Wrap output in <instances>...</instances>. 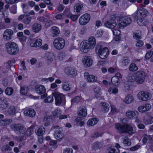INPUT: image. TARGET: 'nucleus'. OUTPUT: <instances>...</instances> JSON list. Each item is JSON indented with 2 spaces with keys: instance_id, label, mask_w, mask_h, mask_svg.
<instances>
[{
  "instance_id": "nucleus-1",
  "label": "nucleus",
  "mask_w": 153,
  "mask_h": 153,
  "mask_svg": "<svg viewBox=\"0 0 153 153\" xmlns=\"http://www.w3.org/2000/svg\"><path fill=\"white\" fill-rule=\"evenodd\" d=\"M148 15L147 10L143 8H140L137 10L133 14V16L135 20L137 21L139 25L143 26L145 25L144 19Z\"/></svg>"
},
{
  "instance_id": "nucleus-2",
  "label": "nucleus",
  "mask_w": 153,
  "mask_h": 153,
  "mask_svg": "<svg viewBox=\"0 0 153 153\" xmlns=\"http://www.w3.org/2000/svg\"><path fill=\"white\" fill-rule=\"evenodd\" d=\"M96 40L95 38L93 36L89 39L88 41L84 43L82 42L79 47L80 51L84 53H86L89 51L90 49L93 48L96 44Z\"/></svg>"
},
{
  "instance_id": "nucleus-3",
  "label": "nucleus",
  "mask_w": 153,
  "mask_h": 153,
  "mask_svg": "<svg viewBox=\"0 0 153 153\" xmlns=\"http://www.w3.org/2000/svg\"><path fill=\"white\" fill-rule=\"evenodd\" d=\"M115 127L120 133H127L132 134L134 132V130H133L134 126L132 124L122 126L120 124L117 123L116 124Z\"/></svg>"
},
{
  "instance_id": "nucleus-4",
  "label": "nucleus",
  "mask_w": 153,
  "mask_h": 153,
  "mask_svg": "<svg viewBox=\"0 0 153 153\" xmlns=\"http://www.w3.org/2000/svg\"><path fill=\"white\" fill-rule=\"evenodd\" d=\"M5 46L7 52L11 55H16L19 52L18 46L15 42H8L5 44Z\"/></svg>"
},
{
  "instance_id": "nucleus-5",
  "label": "nucleus",
  "mask_w": 153,
  "mask_h": 153,
  "mask_svg": "<svg viewBox=\"0 0 153 153\" xmlns=\"http://www.w3.org/2000/svg\"><path fill=\"white\" fill-rule=\"evenodd\" d=\"M11 129L18 134H23L26 131V127L21 123L12 124L10 126Z\"/></svg>"
},
{
  "instance_id": "nucleus-6",
  "label": "nucleus",
  "mask_w": 153,
  "mask_h": 153,
  "mask_svg": "<svg viewBox=\"0 0 153 153\" xmlns=\"http://www.w3.org/2000/svg\"><path fill=\"white\" fill-rule=\"evenodd\" d=\"M52 94L55 97V103L56 105H59L61 104H64L65 103V96L58 92H53Z\"/></svg>"
},
{
  "instance_id": "nucleus-7",
  "label": "nucleus",
  "mask_w": 153,
  "mask_h": 153,
  "mask_svg": "<svg viewBox=\"0 0 153 153\" xmlns=\"http://www.w3.org/2000/svg\"><path fill=\"white\" fill-rule=\"evenodd\" d=\"M136 82L137 84H142L145 81L146 73L142 70H139L135 73Z\"/></svg>"
},
{
  "instance_id": "nucleus-8",
  "label": "nucleus",
  "mask_w": 153,
  "mask_h": 153,
  "mask_svg": "<svg viewBox=\"0 0 153 153\" xmlns=\"http://www.w3.org/2000/svg\"><path fill=\"white\" fill-rule=\"evenodd\" d=\"M54 48L56 49L59 50L62 49L65 45L64 39L62 37H57L54 39L53 42Z\"/></svg>"
},
{
  "instance_id": "nucleus-9",
  "label": "nucleus",
  "mask_w": 153,
  "mask_h": 153,
  "mask_svg": "<svg viewBox=\"0 0 153 153\" xmlns=\"http://www.w3.org/2000/svg\"><path fill=\"white\" fill-rule=\"evenodd\" d=\"M52 128L55 129L54 136L56 140H59L62 139L64 136L62 128L59 126H54Z\"/></svg>"
},
{
  "instance_id": "nucleus-10",
  "label": "nucleus",
  "mask_w": 153,
  "mask_h": 153,
  "mask_svg": "<svg viewBox=\"0 0 153 153\" xmlns=\"http://www.w3.org/2000/svg\"><path fill=\"white\" fill-rule=\"evenodd\" d=\"M131 22V20L130 18L125 16L120 19L118 24L119 28L123 29L124 27L130 24Z\"/></svg>"
},
{
  "instance_id": "nucleus-11",
  "label": "nucleus",
  "mask_w": 153,
  "mask_h": 153,
  "mask_svg": "<svg viewBox=\"0 0 153 153\" xmlns=\"http://www.w3.org/2000/svg\"><path fill=\"white\" fill-rule=\"evenodd\" d=\"M35 90L36 92L39 95L43 94L41 96L42 99H44L47 96V94L45 93L46 89L42 85H36L35 87Z\"/></svg>"
},
{
  "instance_id": "nucleus-12",
  "label": "nucleus",
  "mask_w": 153,
  "mask_h": 153,
  "mask_svg": "<svg viewBox=\"0 0 153 153\" xmlns=\"http://www.w3.org/2000/svg\"><path fill=\"white\" fill-rule=\"evenodd\" d=\"M126 116L130 119H136L135 122L139 123L140 121L138 119L139 113L136 111H128L126 113Z\"/></svg>"
},
{
  "instance_id": "nucleus-13",
  "label": "nucleus",
  "mask_w": 153,
  "mask_h": 153,
  "mask_svg": "<svg viewBox=\"0 0 153 153\" xmlns=\"http://www.w3.org/2000/svg\"><path fill=\"white\" fill-rule=\"evenodd\" d=\"M91 18L90 15L88 13H85L79 19V24L84 25L87 24L90 21Z\"/></svg>"
},
{
  "instance_id": "nucleus-14",
  "label": "nucleus",
  "mask_w": 153,
  "mask_h": 153,
  "mask_svg": "<svg viewBox=\"0 0 153 153\" xmlns=\"http://www.w3.org/2000/svg\"><path fill=\"white\" fill-rule=\"evenodd\" d=\"M13 31L11 29H8L6 30L3 33V39L6 41H9L13 38Z\"/></svg>"
},
{
  "instance_id": "nucleus-15",
  "label": "nucleus",
  "mask_w": 153,
  "mask_h": 153,
  "mask_svg": "<svg viewBox=\"0 0 153 153\" xmlns=\"http://www.w3.org/2000/svg\"><path fill=\"white\" fill-rule=\"evenodd\" d=\"M137 96L140 100L144 101L149 100L151 98L149 93L144 91H141L139 92Z\"/></svg>"
},
{
  "instance_id": "nucleus-16",
  "label": "nucleus",
  "mask_w": 153,
  "mask_h": 153,
  "mask_svg": "<svg viewBox=\"0 0 153 153\" xmlns=\"http://www.w3.org/2000/svg\"><path fill=\"white\" fill-rule=\"evenodd\" d=\"M104 25L111 29H114L117 25L115 17H112L109 21H105L104 23Z\"/></svg>"
},
{
  "instance_id": "nucleus-17",
  "label": "nucleus",
  "mask_w": 153,
  "mask_h": 153,
  "mask_svg": "<svg viewBox=\"0 0 153 153\" xmlns=\"http://www.w3.org/2000/svg\"><path fill=\"white\" fill-rule=\"evenodd\" d=\"M83 65L85 67H89L91 66L93 63V60L90 56H84L82 59Z\"/></svg>"
},
{
  "instance_id": "nucleus-18",
  "label": "nucleus",
  "mask_w": 153,
  "mask_h": 153,
  "mask_svg": "<svg viewBox=\"0 0 153 153\" xmlns=\"http://www.w3.org/2000/svg\"><path fill=\"white\" fill-rule=\"evenodd\" d=\"M122 79L121 74L119 73L116 74L115 76H113L111 79V81L113 85L116 86L118 85L120 83Z\"/></svg>"
},
{
  "instance_id": "nucleus-19",
  "label": "nucleus",
  "mask_w": 153,
  "mask_h": 153,
  "mask_svg": "<svg viewBox=\"0 0 153 153\" xmlns=\"http://www.w3.org/2000/svg\"><path fill=\"white\" fill-rule=\"evenodd\" d=\"M84 77L86 81L89 82H95L97 81V77L92 75H89L88 72L85 73Z\"/></svg>"
},
{
  "instance_id": "nucleus-20",
  "label": "nucleus",
  "mask_w": 153,
  "mask_h": 153,
  "mask_svg": "<svg viewBox=\"0 0 153 153\" xmlns=\"http://www.w3.org/2000/svg\"><path fill=\"white\" fill-rule=\"evenodd\" d=\"M8 99L4 97L0 98V108L2 110L6 109L8 106Z\"/></svg>"
},
{
  "instance_id": "nucleus-21",
  "label": "nucleus",
  "mask_w": 153,
  "mask_h": 153,
  "mask_svg": "<svg viewBox=\"0 0 153 153\" xmlns=\"http://www.w3.org/2000/svg\"><path fill=\"white\" fill-rule=\"evenodd\" d=\"M108 48L105 47L103 48L97 54L100 58L103 59L107 58L108 55Z\"/></svg>"
},
{
  "instance_id": "nucleus-22",
  "label": "nucleus",
  "mask_w": 153,
  "mask_h": 153,
  "mask_svg": "<svg viewBox=\"0 0 153 153\" xmlns=\"http://www.w3.org/2000/svg\"><path fill=\"white\" fill-rule=\"evenodd\" d=\"M65 73L67 75L72 76H75L77 74V71L74 68L67 67L65 70Z\"/></svg>"
},
{
  "instance_id": "nucleus-23",
  "label": "nucleus",
  "mask_w": 153,
  "mask_h": 153,
  "mask_svg": "<svg viewBox=\"0 0 153 153\" xmlns=\"http://www.w3.org/2000/svg\"><path fill=\"white\" fill-rule=\"evenodd\" d=\"M151 108V105L149 104H146L142 106H139L138 108V110L141 112H143L149 110Z\"/></svg>"
},
{
  "instance_id": "nucleus-24",
  "label": "nucleus",
  "mask_w": 153,
  "mask_h": 153,
  "mask_svg": "<svg viewBox=\"0 0 153 153\" xmlns=\"http://www.w3.org/2000/svg\"><path fill=\"white\" fill-rule=\"evenodd\" d=\"M24 113L25 115L32 117H34L36 115L35 111L32 108L26 109L24 111Z\"/></svg>"
},
{
  "instance_id": "nucleus-25",
  "label": "nucleus",
  "mask_w": 153,
  "mask_h": 153,
  "mask_svg": "<svg viewBox=\"0 0 153 153\" xmlns=\"http://www.w3.org/2000/svg\"><path fill=\"white\" fill-rule=\"evenodd\" d=\"M51 32L52 36L55 37L59 35V34L60 31L58 27L54 26L51 28Z\"/></svg>"
},
{
  "instance_id": "nucleus-26",
  "label": "nucleus",
  "mask_w": 153,
  "mask_h": 153,
  "mask_svg": "<svg viewBox=\"0 0 153 153\" xmlns=\"http://www.w3.org/2000/svg\"><path fill=\"white\" fill-rule=\"evenodd\" d=\"M42 43V41L41 39H37L32 42L30 45L32 47H39L41 45Z\"/></svg>"
},
{
  "instance_id": "nucleus-27",
  "label": "nucleus",
  "mask_w": 153,
  "mask_h": 153,
  "mask_svg": "<svg viewBox=\"0 0 153 153\" xmlns=\"http://www.w3.org/2000/svg\"><path fill=\"white\" fill-rule=\"evenodd\" d=\"M144 123L145 124H150L153 123V117L150 115H146L143 120Z\"/></svg>"
},
{
  "instance_id": "nucleus-28",
  "label": "nucleus",
  "mask_w": 153,
  "mask_h": 153,
  "mask_svg": "<svg viewBox=\"0 0 153 153\" xmlns=\"http://www.w3.org/2000/svg\"><path fill=\"white\" fill-rule=\"evenodd\" d=\"M78 113L80 116L85 117L87 115L86 108L84 106L80 107L79 109Z\"/></svg>"
},
{
  "instance_id": "nucleus-29",
  "label": "nucleus",
  "mask_w": 153,
  "mask_h": 153,
  "mask_svg": "<svg viewBox=\"0 0 153 153\" xmlns=\"http://www.w3.org/2000/svg\"><path fill=\"white\" fill-rule=\"evenodd\" d=\"M42 28L41 25L38 23H35L32 26V29L35 33H38L40 31Z\"/></svg>"
},
{
  "instance_id": "nucleus-30",
  "label": "nucleus",
  "mask_w": 153,
  "mask_h": 153,
  "mask_svg": "<svg viewBox=\"0 0 153 153\" xmlns=\"http://www.w3.org/2000/svg\"><path fill=\"white\" fill-rule=\"evenodd\" d=\"M45 131V129L44 127L37 128L35 130L36 134L39 136L43 135Z\"/></svg>"
},
{
  "instance_id": "nucleus-31",
  "label": "nucleus",
  "mask_w": 153,
  "mask_h": 153,
  "mask_svg": "<svg viewBox=\"0 0 153 153\" xmlns=\"http://www.w3.org/2000/svg\"><path fill=\"white\" fill-rule=\"evenodd\" d=\"M101 108L105 112H107L109 109V105L108 104L105 102H102L101 103Z\"/></svg>"
},
{
  "instance_id": "nucleus-32",
  "label": "nucleus",
  "mask_w": 153,
  "mask_h": 153,
  "mask_svg": "<svg viewBox=\"0 0 153 153\" xmlns=\"http://www.w3.org/2000/svg\"><path fill=\"white\" fill-rule=\"evenodd\" d=\"M98 121V120L97 118H92L88 121L87 124L89 126H93L96 124Z\"/></svg>"
},
{
  "instance_id": "nucleus-33",
  "label": "nucleus",
  "mask_w": 153,
  "mask_h": 153,
  "mask_svg": "<svg viewBox=\"0 0 153 153\" xmlns=\"http://www.w3.org/2000/svg\"><path fill=\"white\" fill-rule=\"evenodd\" d=\"M84 119L83 117H78L75 119L76 124L81 126L84 125Z\"/></svg>"
},
{
  "instance_id": "nucleus-34",
  "label": "nucleus",
  "mask_w": 153,
  "mask_h": 153,
  "mask_svg": "<svg viewBox=\"0 0 153 153\" xmlns=\"http://www.w3.org/2000/svg\"><path fill=\"white\" fill-rule=\"evenodd\" d=\"M22 135L16 136L15 137V140L19 142H22L26 139V136L24 134Z\"/></svg>"
},
{
  "instance_id": "nucleus-35",
  "label": "nucleus",
  "mask_w": 153,
  "mask_h": 153,
  "mask_svg": "<svg viewBox=\"0 0 153 153\" xmlns=\"http://www.w3.org/2000/svg\"><path fill=\"white\" fill-rule=\"evenodd\" d=\"M28 14H26L25 17H24V18L23 20V23L26 25L29 24L32 19L31 17L30 16L28 15Z\"/></svg>"
},
{
  "instance_id": "nucleus-36",
  "label": "nucleus",
  "mask_w": 153,
  "mask_h": 153,
  "mask_svg": "<svg viewBox=\"0 0 153 153\" xmlns=\"http://www.w3.org/2000/svg\"><path fill=\"white\" fill-rule=\"evenodd\" d=\"M127 80L129 82H136V77L135 73L134 74H130L127 77Z\"/></svg>"
},
{
  "instance_id": "nucleus-37",
  "label": "nucleus",
  "mask_w": 153,
  "mask_h": 153,
  "mask_svg": "<svg viewBox=\"0 0 153 153\" xmlns=\"http://www.w3.org/2000/svg\"><path fill=\"white\" fill-rule=\"evenodd\" d=\"M71 88V86L68 82H65L62 84V88L64 91H68L70 90Z\"/></svg>"
},
{
  "instance_id": "nucleus-38",
  "label": "nucleus",
  "mask_w": 153,
  "mask_h": 153,
  "mask_svg": "<svg viewBox=\"0 0 153 153\" xmlns=\"http://www.w3.org/2000/svg\"><path fill=\"white\" fill-rule=\"evenodd\" d=\"M123 143L126 146H129L131 144L130 140L127 137H125L122 138Z\"/></svg>"
},
{
  "instance_id": "nucleus-39",
  "label": "nucleus",
  "mask_w": 153,
  "mask_h": 153,
  "mask_svg": "<svg viewBox=\"0 0 153 153\" xmlns=\"http://www.w3.org/2000/svg\"><path fill=\"white\" fill-rule=\"evenodd\" d=\"M46 56L47 60L50 62H52L55 57L54 54L51 53H47L46 54Z\"/></svg>"
},
{
  "instance_id": "nucleus-40",
  "label": "nucleus",
  "mask_w": 153,
  "mask_h": 153,
  "mask_svg": "<svg viewBox=\"0 0 153 153\" xmlns=\"http://www.w3.org/2000/svg\"><path fill=\"white\" fill-rule=\"evenodd\" d=\"M129 69L131 71H135L138 69V68L135 63H132L130 65Z\"/></svg>"
},
{
  "instance_id": "nucleus-41",
  "label": "nucleus",
  "mask_w": 153,
  "mask_h": 153,
  "mask_svg": "<svg viewBox=\"0 0 153 153\" xmlns=\"http://www.w3.org/2000/svg\"><path fill=\"white\" fill-rule=\"evenodd\" d=\"M7 112L10 115H14L16 112L15 108L13 105L10 106L8 108Z\"/></svg>"
},
{
  "instance_id": "nucleus-42",
  "label": "nucleus",
  "mask_w": 153,
  "mask_h": 153,
  "mask_svg": "<svg viewBox=\"0 0 153 153\" xmlns=\"http://www.w3.org/2000/svg\"><path fill=\"white\" fill-rule=\"evenodd\" d=\"M134 101L133 96L131 95H128L126 98L125 101L126 103L130 104Z\"/></svg>"
},
{
  "instance_id": "nucleus-43",
  "label": "nucleus",
  "mask_w": 153,
  "mask_h": 153,
  "mask_svg": "<svg viewBox=\"0 0 153 153\" xmlns=\"http://www.w3.org/2000/svg\"><path fill=\"white\" fill-rule=\"evenodd\" d=\"M61 114V111L59 109H56L52 112L53 115L56 117H59Z\"/></svg>"
},
{
  "instance_id": "nucleus-44",
  "label": "nucleus",
  "mask_w": 153,
  "mask_h": 153,
  "mask_svg": "<svg viewBox=\"0 0 153 153\" xmlns=\"http://www.w3.org/2000/svg\"><path fill=\"white\" fill-rule=\"evenodd\" d=\"M141 35L140 31H137L133 33V36L135 39H138L141 38Z\"/></svg>"
},
{
  "instance_id": "nucleus-45",
  "label": "nucleus",
  "mask_w": 153,
  "mask_h": 153,
  "mask_svg": "<svg viewBox=\"0 0 153 153\" xmlns=\"http://www.w3.org/2000/svg\"><path fill=\"white\" fill-rule=\"evenodd\" d=\"M13 92V89L10 87H8L6 89L5 92V94L8 95L10 96L12 95Z\"/></svg>"
},
{
  "instance_id": "nucleus-46",
  "label": "nucleus",
  "mask_w": 153,
  "mask_h": 153,
  "mask_svg": "<svg viewBox=\"0 0 153 153\" xmlns=\"http://www.w3.org/2000/svg\"><path fill=\"white\" fill-rule=\"evenodd\" d=\"M28 91V88L25 86H23L21 87L20 92L22 95L26 94Z\"/></svg>"
},
{
  "instance_id": "nucleus-47",
  "label": "nucleus",
  "mask_w": 153,
  "mask_h": 153,
  "mask_svg": "<svg viewBox=\"0 0 153 153\" xmlns=\"http://www.w3.org/2000/svg\"><path fill=\"white\" fill-rule=\"evenodd\" d=\"M108 91L110 94H116L118 92V89L114 87H111L108 89Z\"/></svg>"
},
{
  "instance_id": "nucleus-48",
  "label": "nucleus",
  "mask_w": 153,
  "mask_h": 153,
  "mask_svg": "<svg viewBox=\"0 0 153 153\" xmlns=\"http://www.w3.org/2000/svg\"><path fill=\"white\" fill-rule=\"evenodd\" d=\"M1 150L3 152H6V151H10L12 150V148L10 147L8 145H4L1 148Z\"/></svg>"
},
{
  "instance_id": "nucleus-49",
  "label": "nucleus",
  "mask_w": 153,
  "mask_h": 153,
  "mask_svg": "<svg viewBox=\"0 0 153 153\" xmlns=\"http://www.w3.org/2000/svg\"><path fill=\"white\" fill-rule=\"evenodd\" d=\"M152 140V138L150 135L146 134L144 135L142 141L143 143H146L148 140L150 141Z\"/></svg>"
},
{
  "instance_id": "nucleus-50",
  "label": "nucleus",
  "mask_w": 153,
  "mask_h": 153,
  "mask_svg": "<svg viewBox=\"0 0 153 153\" xmlns=\"http://www.w3.org/2000/svg\"><path fill=\"white\" fill-rule=\"evenodd\" d=\"M108 153H120L119 149H115L114 147L111 146L110 148Z\"/></svg>"
},
{
  "instance_id": "nucleus-51",
  "label": "nucleus",
  "mask_w": 153,
  "mask_h": 153,
  "mask_svg": "<svg viewBox=\"0 0 153 153\" xmlns=\"http://www.w3.org/2000/svg\"><path fill=\"white\" fill-rule=\"evenodd\" d=\"M53 95L48 96L47 98L44 100V102L45 103L51 102H53Z\"/></svg>"
},
{
  "instance_id": "nucleus-52",
  "label": "nucleus",
  "mask_w": 153,
  "mask_h": 153,
  "mask_svg": "<svg viewBox=\"0 0 153 153\" xmlns=\"http://www.w3.org/2000/svg\"><path fill=\"white\" fill-rule=\"evenodd\" d=\"M102 49V45L100 43H97L95 47V51L96 53L97 54Z\"/></svg>"
},
{
  "instance_id": "nucleus-53",
  "label": "nucleus",
  "mask_w": 153,
  "mask_h": 153,
  "mask_svg": "<svg viewBox=\"0 0 153 153\" xmlns=\"http://www.w3.org/2000/svg\"><path fill=\"white\" fill-rule=\"evenodd\" d=\"M82 7V4H77L74 7V10L76 12H79Z\"/></svg>"
},
{
  "instance_id": "nucleus-54",
  "label": "nucleus",
  "mask_w": 153,
  "mask_h": 153,
  "mask_svg": "<svg viewBox=\"0 0 153 153\" xmlns=\"http://www.w3.org/2000/svg\"><path fill=\"white\" fill-rule=\"evenodd\" d=\"M33 131V130L31 128H28L27 130L26 129V131L24 134H25L26 136H29L32 134Z\"/></svg>"
},
{
  "instance_id": "nucleus-55",
  "label": "nucleus",
  "mask_w": 153,
  "mask_h": 153,
  "mask_svg": "<svg viewBox=\"0 0 153 153\" xmlns=\"http://www.w3.org/2000/svg\"><path fill=\"white\" fill-rule=\"evenodd\" d=\"M130 60L127 57H124L122 61V63L125 66H126L130 62Z\"/></svg>"
},
{
  "instance_id": "nucleus-56",
  "label": "nucleus",
  "mask_w": 153,
  "mask_h": 153,
  "mask_svg": "<svg viewBox=\"0 0 153 153\" xmlns=\"http://www.w3.org/2000/svg\"><path fill=\"white\" fill-rule=\"evenodd\" d=\"M80 100V98L79 97H76L71 100V102L72 104L75 103H77L79 102Z\"/></svg>"
},
{
  "instance_id": "nucleus-57",
  "label": "nucleus",
  "mask_w": 153,
  "mask_h": 153,
  "mask_svg": "<svg viewBox=\"0 0 153 153\" xmlns=\"http://www.w3.org/2000/svg\"><path fill=\"white\" fill-rule=\"evenodd\" d=\"M153 53L152 51H148L146 54L145 55V58L146 59H149L152 55Z\"/></svg>"
},
{
  "instance_id": "nucleus-58",
  "label": "nucleus",
  "mask_w": 153,
  "mask_h": 153,
  "mask_svg": "<svg viewBox=\"0 0 153 153\" xmlns=\"http://www.w3.org/2000/svg\"><path fill=\"white\" fill-rule=\"evenodd\" d=\"M16 5H13L10 8V12L13 13H16Z\"/></svg>"
},
{
  "instance_id": "nucleus-59",
  "label": "nucleus",
  "mask_w": 153,
  "mask_h": 153,
  "mask_svg": "<svg viewBox=\"0 0 153 153\" xmlns=\"http://www.w3.org/2000/svg\"><path fill=\"white\" fill-rule=\"evenodd\" d=\"M100 143L99 142H96L93 144V147L94 149H100Z\"/></svg>"
},
{
  "instance_id": "nucleus-60",
  "label": "nucleus",
  "mask_w": 153,
  "mask_h": 153,
  "mask_svg": "<svg viewBox=\"0 0 153 153\" xmlns=\"http://www.w3.org/2000/svg\"><path fill=\"white\" fill-rule=\"evenodd\" d=\"M108 71L110 73H112L118 71V68L116 67H110L108 69Z\"/></svg>"
},
{
  "instance_id": "nucleus-61",
  "label": "nucleus",
  "mask_w": 153,
  "mask_h": 153,
  "mask_svg": "<svg viewBox=\"0 0 153 153\" xmlns=\"http://www.w3.org/2000/svg\"><path fill=\"white\" fill-rule=\"evenodd\" d=\"M64 16L63 14L60 13L57 15L56 16L55 18L57 19H61L64 18Z\"/></svg>"
},
{
  "instance_id": "nucleus-62",
  "label": "nucleus",
  "mask_w": 153,
  "mask_h": 153,
  "mask_svg": "<svg viewBox=\"0 0 153 153\" xmlns=\"http://www.w3.org/2000/svg\"><path fill=\"white\" fill-rule=\"evenodd\" d=\"M73 151L72 149L68 148L64 149L63 153H72Z\"/></svg>"
},
{
  "instance_id": "nucleus-63",
  "label": "nucleus",
  "mask_w": 153,
  "mask_h": 153,
  "mask_svg": "<svg viewBox=\"0 0 153 153\" xmlns=\"http://www.w3.org/2000/svg\"><path fill=\"white\" fill-rule=\"evenodd\" d=\"M140 147V146L138 145H137L135 146L132 147L130 148V150L132 151H135L137 150Z\"/></svg>"
},
{
  "instance_id": "nucleus-64",
  "label": "nucleus",
  "mask_w": 153,
  "mask_h": 153,
  "mask_svg": "<svg viewBox=\"0 0 153 153\" xmlns=\"http://www.w3.org/2000/svg\"><path fill=\"white\" fill-rule=\"evenodd\" d=\"M86 30L87 29L86 27H83L81 29L79 32L81 34L83 35L85 33Z\"/></svg>"
}]
</instances>
